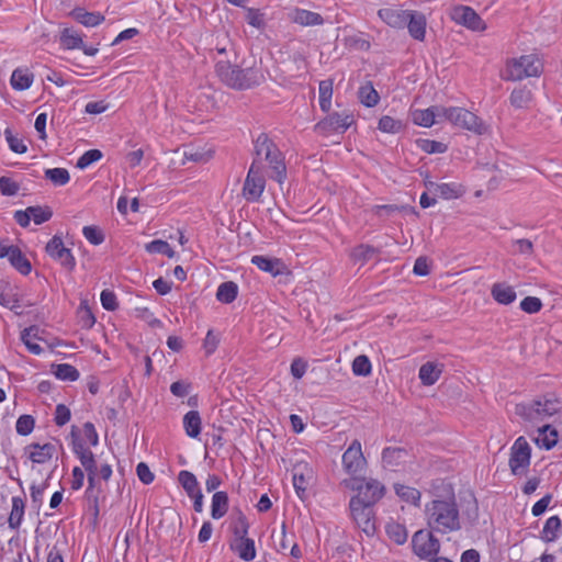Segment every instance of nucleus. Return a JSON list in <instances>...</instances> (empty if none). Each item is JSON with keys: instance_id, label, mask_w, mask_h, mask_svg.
<instances>
[{"instance_id": "nucleus-1", "label": "nucleus", "mask_w": 562, "mask_h": 562, "mask_svg": "<svg viewBox=\"0 0 562 562\" xmlns=\"http://www.w3.org/2000/svg\"><path fill=\"white\" fill-rule=\"evenodd\" d=\"M425 517L428 528L440 535L459 531L462 528L460 512L453 493L445 498L438 497L427 503Z\"/></svg>"}, {"instance_id": "nucleus-2", "label": "nucleus", "mask_w": 562, "mask_h": 562, "mask_svg": "<svg viewBox=\"0 0 562 562\" xmlns=\"http://www.w3.org/2000/svg\"><path fill=\"white\" fill-rule=\"evenodd\" d=\"M254 158L260 160L262 168V159L268 164L270 179L282 184L288 177L286 165L283 153L278 145L269 137L267 133H260L254 139Z\"/></svg>"}, {"instance_id": "nucleus-3", "label": "nucleus", "mask_w": 562, "mask_h": 562, "mask_svg": "<svg viewBox=\"0 0 562 562\" xmlns=\"http://www.w3.org/2000/svg\"><path fill=\"white\" fill-rule=\"evenodd\" d=\"M215 71L223 83L238 91L258 87L265 81V76L259 68H240L229 61H218L215 65Z\"/></svg>"}, {"instance_id": "nucleus-4", "label": "nucleus", "mask_w": 562, "mask_h": 562, "mask_svg": "<svg viewBox=\"0 0 562 562\" xmlns=\"http://www.w3.org/2000/svg\"><path fill=\"white\" fill-rule=\"evenodd\" d=\"M559 409L560 402L555 397L542 395L531 402L516 404L515 414L524 422L536 425L555 415Z\"/></svg>"}, {"instance_id": "nucleus-5", "label": "nucleus", "mask_w": 562, "mask_h": 562, "mask_svg": "<svg viewBox=\"0 0 562 562\" xmlns=\"http://www.w3.org/2000/svg\"><path fill=\"white\" fill-rule=\"evenodd\" d=\"M341 484L351 491H356L357 494L350 499L374 507L385 495L386 488L379 480L372 477H350L342 480Z\"/></svg>"}, {"instance_id": "nucleus-6", "label": "nucleus", "mask_w": 562, "mask_h": 562, "mask_svg": "<svg viewBox=\"0 0 562 562\" xmlns=\"http://www.w3.org/2000/svg\"><path fill=\"white\" fill-rule=\"evenodd\" d=\"M543 72V63L536 54L521 55L506 61L503 79L506 81H521L530 77H540Z\"/></svg>"}, {"instance_id": "nucleus-7", "label": "nucleus", "mask_w": 562, "mask_h": 562, "mask_svg": "<svg viewBox=\"0 0 562 562\" xmlns=\"http://www.w3.org/2000/svg\"><path fill=\"white\" fill-rule=\"evenodd\" d=\"M431 529H419L412 537V550L420 560H429L440 552V541Z\"/></svg>"}, {"instance_id": "nucleus-8", "label": "nucleus", "mask_w": 562, "mask_h": 562, "mask_svg": "<svg viewBox=\"0 0 562 562\" xmlns=\"http://www.w3.org/2000/svg\"><path fill=\"white\" fill-rule=\"evenodd\" d=\"M265 187L266 179L262 175L260 160L254 158L244 182L243 195L248 202H258Z\"/></svg>"}, {"instance_id": "nucleus-9", "label": "nucleus", "mask_w": 562, "mask_h": 562, "mask_svg": "<svg viewBox=\"0 0 562 562\" xmlns=\"http://www.w3.org/2000/svg\"><path fill=\"white\" fill-rule=\"evenodd\" d=\"M531 459V447L525 437H518L510 448L508 465L514 475H522L528 471Z\"/></svg>"}, {"instance_id": "nucleus-10", "label": "nucleus", "mask_w": 562, "mask_h": 562, "mask_svg": "<svg viewBox=\"0 0 562 562\" xmlns=\"http://www.w3.org/2000/svg\"><path fill=\"white\" fill-rule=\"evenodd\" d=\"M355 123L353 115L347 112H333L321 120L314 130L324 136L344 134Z\"/></svg>"}, {"instance_id": "nucleus-11", "label": "nucleus", "mask_w": 562, "mask_h": 562, "mask_svg": "<svg viewBox=\"0 0 562 562\" xmlns=\"http://www.w3.org/2000/svg\"><path fill=\"white\" fill-rule=\"evenodd\" d=\"M450 123L460 128L468 130L477 135H483L487 132V125L473 112L460 108L450 106Z\"/></svg>"}, {"instance_id": "nucleus-12", "label": "nucleus", "mask_w": 562, "mask_h": 562, "mask_svg": "<svg viewBox=\"0 0 562 562\" xmlns=\"http://www.w3.org/2000/svg\"><path fill=\"white\" fill-rule=\"evenodd\" d=\"M342 468L350 477H359L367 467V460L362 453L361 442L355 439L341 458Z\"/></svg>"}, {"instance_id": "nucleus-13", "label": "nucleus", "mask_w": 562, "mask_h": 562, "mask_svg": "<svg viewBox=\"0 0 562 562\" xmlns=\"http://www.w3.org/2000/svg\"><path fill=\"white\" fill-rule=\"evenodd\" d=\"M46 254L57 261L67 272H72L76 268V258L70 248L65 247L60 236L55 235L46 244Z\"/></svg>"}, {"instance_id": "nucleus-14", "label": "nucleus", "mask_w": 562, "mask_h": 562, "mask_svg": "<svg viewBox=\"0 0 562 562\" xmlns=\"http://www.w3.org/2000/svg\"><path fill=\"white\" fill-rule=\"evenodd\" d=\"M351 517L357 526L368 536L375 532L374 510L372 506L356 501L349 502Z\"/></svg>"}, {"instance_id": "nucleus-15", "label": "nucleus", "mask_w": 562, "mask_h": 562, "mask_svg": "<svg viewBox=\"0 0 562 562\" xmlns=\"http://www.w3.org/2000/svg\"><path fill=\"white\" fill-rule=\"evenodd\" d=\"M450 18L456 23L465 26L467 29L475 32H481L486 29L483 19L468 5H456L451 9Z\"/></svg>"}, {"instance_id": "nucleus-16", "label": "nucleus", "mask_w": 562, "mask_h": 562, "mask_svg": "<svg viewBox=\"0 0 562 562\" xmlns=\"http://www.w3.org/2000/svg\"><path fill=\"white\" fill-rule=\"evenodd\" d=\"M251 263L258 269L270 273L272 277H291L292 272L280 258L255 255L251 257Z\"/></svg>"}, {"instance_id": "nucleus-17", "label": "nucleus", "mask_w": 562, "mask_h": 562, "mask_svg": "<svg viewBox=\"0 0 562 562\" xmlns=\"http://www.w3.org/2000/svg\"><path fill=\"white\" fill-rule=\"evenodd\" d=\"M427 20L423 12L409 10L406 18V25L409 35L419 42H423L426 37Z\"/></svg>"}, {"instance_id": "nucleus-18", "label": "nucleus", "mask_w": 562, "mask_h": 562, "mask_svg": "<svg viewBox=\"0 0 562 562\" xmlns=\"http://www.w3.org/2000/svg\"><path fill=\"white\" fill-rule=\"evenodd\" d=\"M409 456L405 448L401 447H385L382 450V465L390 471H396L406 461Z\"/></svg>"}, {"instance_id": "nucleus-19", "label": "nucleus", "mask_w": 562, "mask_h": 562, "mask_svg": "<svg viewBox=\"0 0 562 562\" xmlns=\"http://www.w3.org/2000/svg\"><path fill=\"white\" fill-rule=\"evenodd\" d=\"M409 10H403L396 7L382 8L378 11V16L390 27L403 30L406 25V18Z\"/></svg>"}, {"instance_id": "nucleus-20", "label": "nucleus", "mask_w": 562, "mask_h": 562, "mask_svg": "<svg viewBox=\"0 0 562 562\" xmlns=\"http://www.w3.org/2000/svg\"><path fill=\"white\" fill-rule=\"evenodd\" d=\"M16 286L7 280H0V305L11 311L21 307Z\"/></svg>"}, {"instance_id": "nucleus-21", "label": "nucleus", "mask_w": 562, "mask_h": 562, "mask_svg": "<svg viewBox=\"0 0 562 562\" xmlns=\"http://www.w3.org/2000/svg\"><path fill=\"white\" fill-rule=\"evenodd\" d=\"M30 451L29 458L33 463L43 464L49 461L54 453L56 452V448L53 443H44L40 445L36 442L30 443L25 448Z\"/></svg>"}, {"instance_id": "nucleus-22", "label": "nucleus", "mask_w": 562, "mask_h": 562, "mask_svg": "<svg viewBox=\"0 0 562 562\" xmlns=\"http://www.w3.org/2000/svg\"><path fill=\"white\" fill-rule=\"evenodd\" d=\"M231 550L237 553L238 557L246 562L252 561L256 558L255 541L248 537L234 539L231 543Z\"/></svg>"}, {"instance_id": "nucleus-23", "label": "nucleus", "mask_w": 562, "mask_h": 562, "mask_svg": "<svg viewBox=\"0 0 562 562\" xmlns=\"http://www.w3.org/2000/svg\"><path fill=\"white\" fill-rule=\"evenodd\" d=\"M491 295L498 304L502 305H509L517 297L515 289L505 282L494 283L491 288Z\"/></svg>"}, {"instance_id": "nucleus-24", "label": "nucleus", "mask_w": 562, "mask_h": 562, "mask_svg": "<svg viewBox=\"0 0 562 562\" xmlns=\"http://www.w3.org/2000/svg\"><path fill=\"white\" fill-rule=\"evenodd\" d=\"M558 430L550 424H544L538 428V437L535 439L538 447L551 450L558 443Z\"/></svg>"}, {"instance_id": "nucleus-25", "label": "nucleus", "mask_w": 562, "mask_h": 562, "mask_svg": "<svg viewBox=\"0 0 562 562\" xmlns=\"http://www.w3.org/2000/svg\"><path fill=\"white\" fill-rule=\"evenodd\" d=\"M429 186L435 189L434 195L443 200L459 199L465 193L464 187L456 182L438 184L430 183Z\"/></svg>"}, {"instance_id": "nucleus-26", "label": "nucleus", "mask_w": 562, "mask_h": 562, "mask_svg": "<svg viewBox=\"0 0 562 562\" xmlns=\"http://www.w3.org/2000/svg\"><path fill=\"white\" fill-rule=\"evenodd\" d=\"M70 15L87 27H94L104 21V15L100 12H89L83 8H75Z\"/></svg>"}, {"instance_id": "nucleus-27", "label": "nucleus", "mask_w": 562, "mask_h": 562, "mask_svg": "<svg viewBox=\"0 0 562 562\" xmlns=\"http://www.w3.org/2000/svg\"><path fill=\"white\" fill-rule=\"evenodd\" d=\"M292 21L302 26H315L324 23V18L313 11L296 8L292 13Z\"/></svg>"}, {"instance_id": "nucleus-28", "label": "nucleus", "mask_w": 562, "mask_h": 562, "mask_svg": "<svg viewBox=\"0 0 562 562\" xmlns=\"http://www.w3.org/2000/svg\"><path fill=\"white\" fill-rule=\"evenodd\" d=\"M442 364L426 362L419 368L418 376L426 386L434 385L442 373Z\"/></svg>"}, {"instance_id": "nucleus-29", "label": "nucleus", "mask_w": 562, "mask_h": 562, "mask_svg": "<svg viewBox=\"0 0 562 562\" xmlns=\"http://www.w3.org/2000/svg\"><path fill=\"white\" fill-rule=\"evenodd\" d=\"M532 101V92L527 86L514 88L509 95V103L515 109H528Z\"/></svg>"}, {"instance_id": "nucleus-30", "label": "nucleus", "mask_w": 562, "mask_h": 562, "mask_svg": "<svg viewBox=\"0 0 562 562\" xmlns=\"http://www.w3.org/2000/svg\"><path fill=\"white\" fill-rule=\"evenodd\" d=\"M183 428L188 437L198 438L202 430V418L198 411H189L182 419Z\"/></svg>"}, {"instance_id": "nucleus-31", "label": "nucleus", "mask_w": 562, "mask_h": 562, "mask_svg": "<svg viewBox=\"0 0 562 562\" xmlns=\"http://www.w3.org/2000/svg\"><path fill=\"white\" fill-rule=\"evenodd\" d=\"M229 507L228 495L226 492L218 491L215 492L212 496L211 504V516L213 519H221L224 517Z\"/></svg>"}, {"instance_id": "nucleus-32", "label": "nucleus", "mask_w": 562, "mask_h": 562, "mask_svg": "<svg viewBox=\"0 0 562 562\" xmlns=\"http://www.w3.org/2000/svg\"><path fill=\"white\" fill-rule=\"evenodd\" d=\"M380 252L381 250L379 248H375L371 245L359 244L351 249L350 259L353 262H360L361 265H364Z\"/></svg>"}, {"instance_id": "nucleus-33", "label": "nucleus", "mask_w": 562, "mask_h": 562, "mask_svg": "<svg viewBox=\"0 0 562 562\" xmlns=\"http://www.w3.org/2000/svg\"><path fill=\"white\" fill-rule=\"evenodd\" d=\"M8 259L11 266L21 274L27 276L32 271L31 261L26 258V256L21 251V249L18 246L11 249V254L9 255Z\"/></svg>"}, {"instance_id": "nucleus-34", "label": "nucleus", "mask_w": 562, "mask_h": 562, "mask_svg": "<svg viewBox=\"0 0 562 562\" xmlns=\"http://www.w3.org/2000/svg\"><path fill=\"white\" fill-rule=\"evenodd\" d=\"M371 212L378 217H390L395 213L408 212L413 214H417L415 207L409 205H396V204H383V205H374L371 209Z\"/></svg>"}, {"instance_id": "nucleus-35", "label": "nucleus", "mask_w": 562, "mask_h": 562, "mask_svg": "<svg viewBox=\"0 0 562 562\" xmlns=\"http://www.w3.org/2000/svg\"><path fill=\"white\" fill-rule=\"evenodd\" d=\"M238 295V285L234 281H225L221 283L216 291V299L224 304L233 303Z\"/></svg>"}, {"instance_id": "nucleus-36", "label": "nucleus", "mask_w": 562, "mask_h": 562, "mask_svg": "<svg viewBox=\"0 0 562 562\" xmlns=\"http://www.w3.org/2000/svg\"><path fill=\"white\" fill-rule=\"evenodd\" d=\"M60 45L64 49H79L82 47V36L72 29L65 27L60 32Z\"/></svg>"}, {"instance_id": "nucleus-37", "label": "nucleus", "mask_w": 562, "mask_h": 562, "mask_svg": "<svg viewBox=\"0 0 562 562\" xmlns=\"http://www.w3.org/2000/svg\"><path fill=\"white\" fill-rule=\"evenodd\" d=\"M33 78V74L29 72L27 70H22L18 68L13 70L10 83L14 90L23 91L32 86Z\"/></svg>"}, {"instance_id": "nucleus-38", "label": "nucleus", "mask_w": 562, "mask_h": 562, "mask_svg": "<svg viewBox=\"0 0 562 562\" xmlns=\"http://www.w3.org/2000/svg\"><path fill=\"white\" fill-rule=\"evenodd\" d=\"M24 508L25 504L21 497H12V509L8 518V524L11 529H18L21 526L24 516Z\"/></svg>"}, {"instance_id": "nucleus-39", "label": "nucleus", "mask_w": 562, "mask_h": 562, "mask_svg": "<svg viewBox=\"0 0 562 562\" xmlns=\"http://www.w3.org/2000/svg\"><path fill=\"white\" fill-rule=\"evenodd\" d=\"M178 481L189 497L201 492L195 475L190 471H180L178 474Z\"/></svg>"}, {"instance_id": "nucleus-40", "label": "nucleus", "mask_w": 562, "mask_h": 562, "mask_svg": "<svg viewBox=\"0 0 562 562\" xmlns=\"http://www.w3.org/2000/svg\"><path fill=\"white\" fill-rule=\"evenodd\" d=\"M38 331L40 328L35 325L24 328L21 331L22 342L25 345V347L31 353L36 356L43 352V348L36 342H31V338L38 339Z\"/></svg>"}, {"instance_id": "nucleus-41", "label": "nucleus", "mask_w": 562, "mask_h": 562, "mask_svg": "<svg viewBox=\"0 0 562 562\" xmlns=\"http://www.w3.org/2000/svg\"><path fill=\"white\" fill-rule=\"evenodd\" d=\"M562 527L561 519L559 516H551L547 519L541 539L544 542H552L559 538V531Z\"/></svg>"}, {"instance_id": "nucleus-42", "label": "nucleus", "mask_w": 562, "mask_h": 562, "mask_svg": "<svg viewBox=\"0 0 562 562\" xmlns=\"http://www.w3.org/2000/svg\"><path fill=\"white\" fill-rule=\"evenodd\" d=\"M52 368L54 375L61 381L74 382L77 381L80 376L77 368L69 363L53 364Z\"/></svg>"}, {"instance_id": "nucleus-43", "label": "nucleus", "mask_w": 562, "mask_h": 562, "mask_svg": "<svg viewBox=\"0 0 562 562\" xmlns=\"http://www.w3.org/2000/svg\"><path fill=\"white\" fill-rule=\"evenodd\" d=\"M387 537L396 544H404L407 541L408 532L404 525L391 521L385 526Z\"/></svg>"}, {"instance_id": "nucleus-44", "label": "nucleus", "mask_w": 562, "mask_h": 562, "mask_svg": "<svg viewBox=\"0 0 562 562\" xmlns=\"http://www.w3.org/2000/svg\"><path fill=\"white\" fill-rule=\"evenodd\" d=\"M71 437V448L72 452L76 454V457L82 462L85 458L93 457V452L85 447V443L82 439L79 437L78 429L76 426H72L70 431Z\"/></svg>"}, {"instance_id": "nucleus-45", "label": "nucleus", "mask_w": 562, "mask_h": 562, "mask_svg": "<svg viewBox=\"0 0 562 562\" xmlns=\"http://www.w3.org/2000/svg\"><path fill=\"white\" fill-rule=\"evenodd\" d=\"M358 94L360 102L367 108H373L380 101V95L370 81L359 88Z\"/></svg>"}, {"instance_id": "nucleus-46", "label": "nucleus", "mask_w": 562, "mask_h": 562, "mask_svg": "<svg viewBox=\"0 0 562 562\" xmlns=\"http://www.w3.org/2000/svg\"><path fill=\"white\" fill-rule=\"evenodd\" d=\"M394 490H395V493L396 495L404 502L406 503H411L415 506H419V502H420V492L415 488V487H411V486H406V485H403V484H395L394 485Z\"/></svg>"}, {"instance_id": "nucleus-47", "label": "nucleus", "mask_w": 562, "mask_h": 562, "mask_svg": "<svg viewBox=\"0 0 562 562\" xmlns=\"http://www.w3.org/2000/svg\"><path fill=\"white\" fill-rule=\"evenodd\" d=\"M406 124L402 120H396L390 115H383L378 123V128L383 133L397 134L404 131Z\"/></svg>"}, {"instance_id": "nucleus-48", "label": "nucleus", "mask_w": 562, "mask_h": 562, "mask_svg": "<svg viewBox=\"0 0 562 562\" xmlns=\"http://www.w3.org/2000/svg\"><path fill=\"white\" fill-rule=\"evenodd\" d=\"M412 120L414 124L423 127H431L437 122V120H435V111L432 110V106L424 110L412 111Z\"/></svg>"}, {"instance_id": "nucleus-49", "label": "nucleus", "mask_w": 562, "mask_h": 562, "mask_svg": "<svg viewBox=\"0 0 562 562\" xmlns=\"http://www.w3.org/2000/svg\"><path fill=\"white\" fill-rule=\"evenodd\" d=\"M319 92V106L322 111L329 112L331 106V97H333V81L322 80L318 87Z\"/></svg>"}, {"instance_id": "nucleus-50", "label": "nucleus", "mask_w": 562, "mask_h": 562, "mask_svg": "<svg viewBox=\"0 0 562 562\" xmlns=\"http://www.w3.org/2000/svg\"><path fill=\"white\" fill-rule=\"evenodd\" d=\"M249 522L245 514L238 509L237 518L232 522L231 529L234 535V539L245 538L248 535Z\"/></svg>"}, {"instance_id": "nucleus-51", "label": "nucleus", "mask_w": 562, "mask_h": 562, "mask_svg": "<svg viewBox=\"0 0 562 562\" xmlns=\"http://www.w3.org/2000/svg\"><path fill=\"white\" fill-rule=\"evenodd\" d=\"M146 251L149 254H161L167 256L168 258H173L176 256V251L169 245L168 241L162 239H155L145 245Z\"/></svg>"}, {"instance_id": "nucleus-52", "label": "nucleus", "mask_w": 562, "mask_h": 562, "mask_svg": "<svg viewBox=\"0 0 562 562\" xmlns=\"http://www.w3.org/2000/svg\"><path fill=\"white\" fill-rule=\"evenodd\" d=\"M416 145L426 154H443L448 150L445 143L428 138H418Z\"/></svg>"}, {"instance_id": "nucleus-53", "label": "nucleus", "mask_w": 562, "mask_h": 562, "mask_svg": "<svg viewBox=\"0 0 562 562\" xmlns=\"http://www.w3.org/2000/svg\"><path fill=\"white\" fill-rule=\"evenodd\" d=\"M78 318L81 328L90 329L95 324V317L88 305L87 301H82L78 307Z\"/></svg>"}, {"instance_id": "nucleus-54", "label": "nucleus", "mask_w": 562, "mask_h": 562, "mask_svg": "<svg viewBox=\"0 0 562 562\" xmlns=\"http://www.w3.org/2000/svg\"><path fill=\"white\" fill-rule=\"evenodd\" d=\"M45 178L55 186H65L70 180V175L65 168H50L45 170Z\"/></svg>"}, {"instance_id": "nucleus-55", "label": "nucleus", "mask_w": 562, "mask_h": 562, "mask_svg": "<svg viewBox=\"0 0 562 562\" xmlns=\"http://www.w3.org/2000/svg\"><path fill=\"white\" fill-rule=\"evenodd\" d=\"M82 235L93 246H99L105 240L104 232L95 225L85 226Z\"/></svg>"}, {"instance_id": "nucleus-56", "label": "nucleus", "mask_w": 562, "mask_h": 562, "mask_svg": "<svg viewBox=\"0 0 562 562\" xmlns=\"http://www.w3.org/2000/svg\"><path fill=\"white\" fill-rule=\"evenodd\" d=\"M29 213L36 225H41L49 221L53 216V211L49 206H29Z\"/></svg>"}, {"instance_id": "nucleus-57", "label": "nucleus", "mask_w": 562, "mask_h": 562, "mask_svg": "<svg viewBox=\"0 0 562 562\" xmlns=\"http://www.w3.org/2000/svg\"><path fill=\"white\" fill-rule=\"evenodd\" d=\"M372 367L369 358L364 355L357 356L352 361V372L359 376H367L371 373Z\"/></svg>"}, {"instance_id": "nucleus-58", "label": "nucleus", "mask_w": 562, "mask_h": 562, "mask_svg": "<svg viewBox=\"0 0 562 562\" xmlns=\"http://www.w3.org/2000/svg\"><path fill=\"white\" fill-rule=\"evenodd\" d=\"M102 157L103 154L100 149H89L79 157L76 167L79 169H86L90 165L99 161Z\"/></svg>"}, {"instance_id": "nucleus-59", "label": "nucleus", "mask_w": 562, "mask_h": 562, "mask_svg": "<svg viewBox=\"0 0 562 562\" xmlns=\"http://www.w3.org/2000/svg\"><path fill=\"white\" fill-rule=\"evenodd\" d=\"M35 427V419L32 415H21L15 424L16 432L21 436L30 435Z\"/></svg>"}, {"instance_id": "nucleus-60", "label": "nucleus", "mask_w": 562, "mask_h": 562, "mask_svg": "<svg viewBox=\"0 0 562 562\" xmlns=\"http://www.w3.org/2000/svg\"><path fill=\"white\" fill-rule=\"evenodd\" d=\"M5 139L8 142L9 148L16 154H24L27 150V146L24 144L23 139L13 135L10 128L4 131Z\"/></svg>"}, {"instance_id": "nucleus-61", "label": "nucleus", "mask_w": 562, "mask_h": 562, "mask_svg": "<svg viewBox=\"0 0 562 562\" xmlns=\"http://www.w3.org/2000/svg\"><path fill=\"white\" fill-rule=\"evenodd\" d=\"M543 304L537 296H526L520 302V308L527 314H536L541 311Z\"/></svg>"}, {"instance_id": "nucleus-62", "label": "nucleus", "mask_w": 562, "mask_h": 562, "mask_svg": "<svg viewBox=\"0 0 562 562\" xmlns=\"http://www.w3.org/2000/svg\"><path fill=\"white\" fill-rule=\"evenodd\" d=\"M19 190L20 186L18 182L5 176L0 177V192L2 195L13 196Z\"/></svg>"}, {"instance_id": "nucleus-63", "label": "nucleus", "mask_w": 562, "mask_h": 562, "mask_svg": "<svg viewBox=\"0 0 562 562\" xmlns=\"http://www.w3.org/2000/svg\"><path fill=\"white\" fill-rule=\"evenodd\" d=\"M100 301L102 307L106 311L113 312L119 307V302L113 291L103 290L100 294Z\"/></svg>"}, {"instance_id": "nucleus-64", "label": "nucleus", "mask_w": 562, "mask_h": 562, "mask_svg": "<svg viewBox=\"0 0 562 562\" xmlns=\"http://www.w3.org/2000/svg\"><path fill=\"white\" fill-rule=\"evenodd\" d=\"M71 418V412L65 404H57L55 408L54 422L57 426L66 425Z\"/></svg>"}]
</instances>
